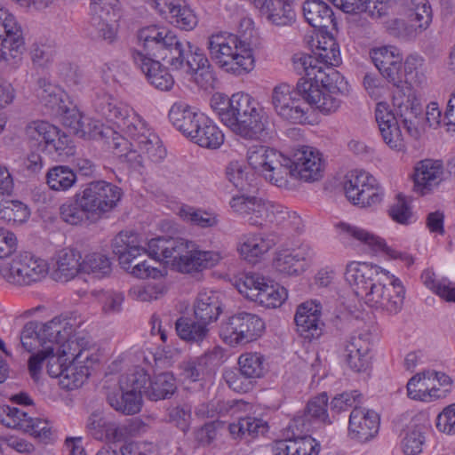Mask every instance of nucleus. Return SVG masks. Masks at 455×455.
<instances>
[{
  "mask_svg": "<svg viewBox=\"0 0 455 455\" xmlns=\"http://www.w3.org/2000/svg\"><path fill=\"white\" fill-rule=\"evenodd\" d=\"M426 427L422 425H416L407 429L403 439V451L408 455H416L422 451L425 442Z\"/></svg>",
  "mask_w": 455,
  "mask_h": 455,
  "instance_id": "nucleus-57",
  "label": "nucleus"
},
{
  "mask_svg": "<svg viewBox=\"0 0 455 455\" xmlns=\"http://www.w3.org/2000/svg\"><path fill=\"white\" fill-rule=\"evenodd\" d=\"M95 111L108 122L114 123L126 136L114 141L115 154L137 169L146 159L159 163L166 156L159 137L130 107L117 101L110 94L100 92L92 100Z\"/></svg>",
  "mask_w": 455,
  "mask_h": 455,
  "instance_id": "nucleus-1",
  "label": "nucleus"
},
{
  "mask_svg": "<svg viewBox=\"0 0 455 455\" xmlns=\"http://www.w3.org/2000/svg\"><path fill=\"white\" fill-rule=\"evenodd\" d=\"M211 102L221 122L235 134L256 140L266 130V113L251 95L236 92L227 100L220 95L213 96Z\"/></svg>",
  "mask_w": 455,
  "mask_h": 455,
  "instance_id": "nucleus-4",
  "label": "nucleus"
},
{
  "mask_svg": "<svg viewBox=\"0 0 455 455\" xmlns=\"http://www.w3.org/2000/svg\"><path fill=\"white\" fill-rule=\"evenodd\" d=\"M117 17H100L91 15L90 28L91 34L95 37L107 41L108 44L116 39L118 29Z\"/></svg>",
  "mask_w": 455,
  "mask_h": 455,
  "instance_id": "nucleus-43",
  "label": "nucleus"
},
{
  "mask_svg": "<svg viewBox=\"0 0 455 455\" xmlns=\"http://www.w3.org/2000/svg\"><path fill=\"white\" fill-rule=\"evenodd\" d=\"M302 10L306 20L314 28H328L331 25L335 26L331 7L322 0H307Z\"/></svg>",
  "mask_w": 455,
  "mask_h": 455,
  "instance_id": "nucleus-33",
  "label": "nucleus"
},
{
  "mask_svg": "<svg viewBox=\"0 0 455 455\" xmlns=\"http://www.w3.org/2000/svg\"><path fill=\"white\" fill-rule=\"evenodd\" d=\"M420 278L423 284L439 297L446 301L455 302V287L451 286L450 283L437 282L433 270L425 269Z\"/></svg>",
  "mask_w": 455,
  "mask_h": 455,
  "instance_id": "nucleus-55",
  "label": "nucleus"
},
{
  "mask_svg": "<svg viewBox=\"0 0 455 455\" xmlns=\"http://www.w3.org/2000/svg\"><path fill=\"white\" fill-rule=\"evenodd\" d=\"M320 316V304L315 301H307L300 304L294 316V322L299 334L309 341L318 339L323 334L324 326Z\"/></svg>",
  "mask_w": 455,
  "mask_h": 455,
  "instance_id": "nucleus-23",
  "label": "nucleus"
},
{
  "mask_svg": "<svg viewBox=\"0 0 455 455\" xmlns=\"http://www.w3.org/2000/svg\"><path fill=\"white\" fill-rule=\"evenodd\" d=\"M320 443L310 435L277 441L273 447L274 455H318Z\"/></svg>",
  "mask_w": 455,
  "mask_h": 455,
  "instance_id": "nucleus-31",
  "label": "nucleus"
},
{
  "mask_svg": "<svg viewBox=\"0 0 455 455\" xmlns=\"http://www.w3.org/2000/svg\"><path fill=\"white\" fill-rule=\"evenodd\" d=\"M63 124L80 137H90L92 133L93 135L101 133L96 123L92 124L89 118L83 116L82 114L75 108L65 113Z\"/></svg>",
  "mask_w": 455,
  "mask_h": 455,
  "instance_id": "nucleus-42",
  "label": "nucleus"
},
{
  "mask_svg": "<svg viewBox=\"0 0 455 455\" xmlns=\"http://www.w3.org/2000/svg\"><path fill=\"white\" fill-rule=\"evenodd\" d=\"M79 251L73 249H63L56 256V264L52 272L53 278L58 282H68L82 272V261Z\"/></svg>",
  "mask_w": 455,
  "mask_h": 455,
  "instance_id": "nucleus-30",
  "label": "nucleus"
},
{
  "mask_svg": "<svg viewBox=\"0 0 455 455\" xmlns=\"http://www.w3.org/2000/svg\"><path fill=\"white\" fill-rule=\"evenodd\" d=\"M177 387L174 377L168 372H164L150 378L147 384L143 385L142 395L152 401L170 398Z\"/></svg>",
  "mask_w": 455,
  "mask_h": 455,
  "instance_id": "nucleus-35",
  "label": "nucleus"
},
{
  "mask_svg": "<svg viewBox=\"0 0 455 455\" xmlns=\"http://www.w3.org/2000/svg\"><path fill=\"white\" fill-rule=\"evenodd\" d=\"M46 184L53 191H67L76 182V172L67 165H57L48 170Z\"/></svg>",
  "mask_w": 455,
  "mask_h": 455,
  "instance_id": "nucleus-39",
  "label": "nucleus"
},
{
  "mask_svg": "<svg viewBox=\"0 0 455 455\" xmlns=\"http://www.w3.org/2000/svg\"><path fill=\"white\" fill-rule=\"evenodd\" d=\"M370 57L383 77L400 90V84L403 83V58L398 50L394 46L375 47L370 51Z\"/></svg>",
  "mask_w": 455,
  "mask_h": 455,
  "instance_id": "nucleus-20",
  "label": "nucleus"
},
{
  "mask_svg": "<svg viewBox=\"0 0 455 455\" xmlns=\"http://www.w3.org/2000/svg\"><path fill=\"white\" fill-rule=\"evenodd\" d=\"M253 6L259 10L261 16L265 17L270 23L274 25H282L289 20V12L283 10L281 16L273 14V12L278 9L282 11L283 0H249Z\"/></svg>",
  "mask_w": 455,
  "mask_h": 455,
  "instance_id": "nucleus-52",
  "label": "nucleus"
},
{
  "mask_svg": "<svg viewBox=\"0 0 455 455\" xmlns=\"http://www.w3.org/2000/svg\"><path fill=\"white\" fill-rule=\"evenodd\" d=\"M25 51L20 25L8 10L0 7V60L17 64Z\"/></svg>",
  "mask_w": 455,
  "mask_h": 455,
  "instance_id": "nucleus-16",
  "label": "nucleus"
},
{
  "mask_svg": "<svg viewBox=\"0 0 455 455\" xmlns=\"http://www.w3.org/2000/svg\"><path fill=\"white\" fill-rule=\"evenodd\" d=\"M25 133L33 145L44 150L48 142L57 136V127L44 121H35L26 126Z\"/></svg>",
  "mask_w": 455,
  "mask_h": 455,
  "instance_id": "nucleus-44",
  "label": "nucleus"
},
{
  "mask_svg": "<svg viewBox=\"0 0 455 455\" xmlns=\"http://www.w3.org/2000/svg\"><path fill=\"white\" fill-rule=\"evenodd\" d=\"M444 170L442 162L426 159L415 166L414 189L424 196L431 192L444 180Z\"/></svg>",
  "mask_w": 455,
  "mask_h": 455,
  "instance_id": "nucleus-26",
  "label": "nucleus"
},
{
  "mask_svg": "<svg viewBox=\"0 0 455 455\" xmlns=\"http://www.w3.org/2000/svg\"><path fill=\"white\" fill-rule=\"evenodd\" d=\"M294 70L299 74H305L307 78L301 77L298 82L312 81L316 82V76L320 73H326L323 67L317 64L314 55H308L303 52L293 54L291 58Z\"/></svg>",
  "mask_w": 455,
  "mask_h": 455,
  "instance_id": "nucleus-46",
  "label": "nucleus"
},
{
  "mask_svg": "<svg viewBox=\"0 0 455 455\" xmlns=\"http://www.w3.org/2000/svg\"><path fill=\"white\" fill-rule=\"evenodd\" d=\"M223 142L224 134L219 127L211 121L202 135L199 136V139L196 140V144L202 148L216 149L219 148Z\"/></svg>",
  "mask_w": 455,
  "mask_h": 455,
  "instance_id": "nucleus-64",
  "label": "nucleus"
},
{
  "mask_svg": "<svg viewBox=\"0 0 455 455\" xmlns=\"http://www.w3.org/2000/svg\"><path fill=\"white\" fill-rule=\"evenodd\" d=\"M271 103L275 114L283 120L301 124L307 119L308 103L299 92V82L294 89L283 83L274 87Z\"/></svg>",
  "mask_w": 455,
  "mask_h": 455,
  "instance_id": "nucleus-12",
  "label": "nucleus"
},
{
  "mask_svg": "<svg viewBox=\"0 0 455 455\" xmlns=\"http://www.w3.org/2000/svg\"><path fill=\"white\" fill-rule=\"evenodd\" d=\"M253 301L265 306L267 307H276L282 305V303L287 298V291L283 287H279L274 284H267L258 291L257 294H252Z\"/></svg>",
  "mask_w": 455,
  "mask_h": 455,
  "instance_id": "nucleus-54",
  "label": "nucleus"
},
{
  "mask_svg": "<svg viewBox=\"0 0 455 455\" xmlns=\"http://www.w3.org/2000/svg\"><path fill=\"white\" fill-rule=\"evenodd\" d=\"M309 256V250L281 251L276 253L273 266L282 275H299L305 270V261Z\"/></svg>",
  "mask_w": 455,
  "mask_h": 455,
  "instance_id": "nucleus-32",
  "label": "nucleus"
},
{
  "mask_svg": "<svg viewBox=\"0 0 455 455\" xmlns=\"http://www.w3.org/2000/svg\"><path fill=\"white\" fill-rule=\"evenodd\" d=\"M258 212L255 217H249V224L252 226H262L264 222L281 224L289 212L279 205L261 199V203L256 206Z\"/></svg>",
  "mask_w": 455,
  "mask_h": 455,
  "instance_id": "nucleus-41",
  "label": "nucleus"
},
{
  "mask_svg": "<svg viewBox=\"0 0 455 455\" xmlns=\"http://www.w3.org/2000/svg\"><path fill=\"white\" fill-rule=\"evenodd\" d=\"M138 39L147 55L160 60L173 71L191 70L192 60L202 51L163 27L150 26L139 31Z\"/></svg>",
  "mask_w": 455,
  "mask_h": 455,
  "instance_id": "nucleus-5",
  "label": "nucleus"
},
{
  "mask_svg": "<svg viewBox=\"0 0 455 455\" xmlns=\"http://www.w3.org/2000/svg\"><path fill=\"white\" fill-rule=\"evenodd\" d=\"M288 176L303 180L315 182L323 177V164L318 150L308 146H301L293 149L291 156L284 157Z\"/></svg>",
  "mask_w": 455,
  "mask_h": 455,
  "instance_id": "nucleus-14",
  "label": "nucleus"
},
{
  "mask_svg": "<svg viewBox=\"0 0 455 455\" xmlns=\"http://www.w3.org/2000/svg\"><path fill=\"white\" fill-rule=\"evenodd\" d=\"M78 194L94 220L114 209L122 196L118 187L104 180L88 183Z\"/></svg>",
  "mask_w": 455,
  "mask_h": 455,
  "instance_id": "nucleus-15",
  "label": "nucleus"
},
{
  "mask_svg": "<svg viewBox=\"0 0 455 455\" xmlns=\"http://www.w3.org/2000/svg\"><path fill=\"white\" fill-rule=\"evenodd\" d=\"M372 176L363 171H352L347 176V180L344 184L346 196L352 203L361 193V188H363L368 184Z\"/></svg>",
  "mask_w": 455,
  "mask_h": 455,
  "instance_id": "nucleus-58",
  "label": "nucleus"
},
{
  "mask_svg": "<svg viewBox=\"0 0 455 455\" xmlns=\"http://www.w3.org/2000/svg\"><path fill=\"white\" fill-rule=\"evenodd\" d=\"M180 215L184 220L204 228L215 227L219 223L218 215L214 212L193 207L181 208Z\"/></svg>",
  "mask_w": 455,
  "mask_h": 455,
  "instance_id": "nucleus-56",
  "label": "nucleus"
},
{
  "mask_svg": "<svg viewBox=\"0 0 455 455\" xmlns=\"http://www.w3.org/2000/svg\"><path fill=\"white\" fill-rule=\"evenodd\" d=\"M234 438L255 437L267 430V423L261 419L244 417L228 427Z\"/></svg>",
  "mask_w": 455,
  "mask_h": 455,
  "instance_id": "nucleus-45",
  "label": "nucleus"
},
{
  "mask_svg": "<svg viewBox=\"0 0 455 455\" xmlns=\"http://www.w3.org/2000/svg\"><path fill=\"white\" fill-rule=\"evenodd\" d=\"M379 427V418L375 411L357 406L351 411L348 430L353 439L367 442L375 436Z\"/></svg>",
  "mask_w": 455,
  "mask_h": 455,
  "instance_id": "nucleus-24",
  "label": "nucleus"
},
{
  "mask_svg": "<svg viewBox=\"0 0 455 455\" xmlns=\"http://www.w3.org/2000/svg\"><path fill=\"white\" fill-rule=\"evenodd\" d=\"M207 48L213 62L235 76L248 74L254 68V59L249 44L236 35L219 32L208 38Z\"/></svg>",
  "mask_w": 455,
  "mask_h": 455,
  "instance_id": "nucleus-7",
  "label": "nucleus"
},
{
  "mask_svg": "<svg viewBox=\"0 0 455 455\" xmlns=\"http://www.w3.org/2000/svg\"><path fill=\"white\" fill-rule=\"evenodd\" d=\"M47 153L52 156H57L63 161L75 154V148L68 140V137L57 128V136L48 142L45 149Z\"/></svg>",
  "mask_w": 455,
  "mask_h": 455,
  "instance_id": "nucleus-59",
  "label": "nucleus"
},
{
  "mask_svg": "<svg viewBox=\"0 0 455 455\" xmlns=\"http://www.w3.org/2000/svg\"><path fill=\"white\" fill-rule=\"evenodd\" d=\"M338 228L345 238L356 240L375 253H384L392 259H400L408 266L414 262L411 255L389 247L382 237L365 228L347 223H339Z\"/></svg>",
  "mask_w": 455,
  "mask_h": 455,
  "instance_id": "nucleus-17",
  "label": "nucleus"
},
{
  "mask_svg": "<svg viewBox=\"0 0 455 455\" xmlns=\"http://www.w3.org/2000/svg\"><path fill=\"white\" fill-rule=\"evenodd\" d=\"M60 219L70 225H80L87 220L92 221V216L87 208L84 207V202L76 193L73 202H67L60 207Z\"/></svg>",
  "mask_w": 455,
  "mask_h": 455,
  "instance_id": "nucleus-40",
  "label": "nucleus"
},
{
  "mask_svg": "<svg viewBox=\"0 0 455 455\" xmlns=\"http://www.w3.org/2000/svg\"><path fill=\"white\" fill-rule=\"evenodd\" d=\"M201 112L196 111L193 108L183 102L174 103L169 111V119L172 124L185 137L193 132Z\"/></svg>",
  "mask_w": 455,
  "mask_h": 455,
  "instance_id": "nucleus-37",
  "label": "nucleus"
},
{
  "mask_svg": "<svg viewBox=\"0 0 455 455\" xmlns=\"http://www.w3.org/2000/svg\"><path fill=\"white\" fill-rule=\"evenodd\" d=\"M132 55L134 63L145 74L151 85L160 91H170L172 88L174 79L164 66V63L139 51H132Z\"/></svg>",
  "mask_w": 455,
  "mask_h": 455,
  "instance_id": "nucleus-22",
  "label": "nucleus"
},
{
  "mask_svg": "<svg viewBox=\"0 0 455 455\" xmlns=\"http://www.w3.org/2000/svg\"><path fill=\"white\" fill-rule=\"evenodd\" d=\"M182 252L179 251L173 263L180 272L200 271L215 266L221 259L220 252L199 250L192 241L182 238Z\"/></svg>",
  "mask_w": 455,
  "mask_h": 455,
  "instance_id": "nucleus-18",
  "label": "nucleus"
},
{
  "mask_svg": "<svg viewBox=\"0 0 455 455\" xmlns=\"http://www.w3.org/2000/svg\"><path fill=\"white\" fill-rule=\"evenodd\" d=\"M148 380V375L143 371L123 375L118 387L107 394L108 404L124 415L140 412L142 406V388Z\"/></svg>",
  "mask_w": 455,
  "mask_h": 455,
  "instance_id": "nucleus-9",
  "label": "nucleus"
},
{
  "mask_svg": "<svg viewBox=\"0 0 455 455\" xmlns=\"http://www.w3.org/2000/svg\"><path fill=\"white\" fill-rule=\"evenodd\" d=\"M328 47H322V42L317 41L316 51L314 56L317 60V64L323 67L325 72H329V68H333L339 63V51L332 37H329L324 41Z\"/></svg>",
  "mask_w": 455,
  "mask_h": 455,
  "instance_id": "nucleus-50",
  "label": "nucleus"
},
{
  "mask_svg": "<svg viewBox=\"0 0 455 455\" xmlns=\"http://www.w3.org/2000/svg\"><path fill=\"white\" fill-rule=\"evenodd\" d=\"M41 329L39 323H27L24 325L20 337L22 347L26 351L31 352L33 349L36 348L37 345L42 347V339L39 337Z\"/></svg>",
  "mask_w": 455,
  "mask_h": 455,
  "instance_id": "nucleus-63",
  "label": "nucleus"
},
{
  "mask_svg": "<svg viewBox=\"0 0 455 455\" xmlns=\"http://www.w3.org/2000/svg\"><path fill=\"white\" fill-rule=\"evenodd\" d=\"M222 304L217 292L209 291L198 294L194 303V316L197 321L210 325L216 322L222 312Z\"/></svg>",
  "mask_w": 455,
  "mask_h": 455,
  "instance_id": "nucleus-29",
  "label": "nucleus"
},
{
  "mask_svg": "<svg viewBox=\"0 0 455 455\" xmlns=\"http://www.w3.org/2000/svg\"><path fill=\"white\" fill-rule=\"evenodd\" d=\"M238 364L242 376L246 379L261 378L267 371L264 357L259 353L241 355Z\"/></svg>",
  "mask_w": 455,
  "mask_h": 455,
  "instance_id": "nucleus-49",
  "label": "nucleus"
},
{
  "mask_svg": "<svg viewBox=\"0 0 455 455\" xmlns=\"http://www.w3.org/2000/svg\"><path fill=\"white\" fill-rule=\"evenodd\" d=\"M75 321L56 316L46 323H39L42 348L28 360V369L35 378L42 369L44 358L58 351L63 354L86 350L91 344L89 334L75 329Z\"/></svg>",
  "mask_w": 455,
  "mask_h": 455,
  "instance_id": "nucleus-6",
  "label": "nucleus"
},
{
  "mask_svg": "<svg viewBox=\"0 0 455 455\" xmlns=\"http://www.w3.org/2000/svg\"><path fill=\"white\" fill-rule=\"evenodd\" d=\"M299 92L307 103L324 114L337 111L339 108L340 96L349 92L347 83L334 68H329L328 73H320L316 82H299Z\"/></svg>",
  "mask_w": 455,
  "mask_h": 455,
  "instance_id": "nucleus-8",
  "label": "nucleus"
},
{
  "mask_svg": "<svg viewBox=\"0 0 455 455\" xmlns=\"http://www.w3.org/2000/svg\"><path fill=\"white\" fill-rule=\"evenodd\" d=\"M261 203V198L248 196L245 195L234 196L230 201L231 208L242 215L249 222V217H255L258 212L256 207Z\"/></svg>",
  "mask_w": 455,
  "mask_h": 455,
  "instance_id": "nucleus-60",
  "label": "nucleus"
},
{
  "mask_svg": "<svg viewBox=\"0 0 455 455\" xmlns=\"http://www.w3.org/2000/svg\"><path fill=\"white\" fill-rule=\"evenodd\" d=\"M113 252L118 256L123 268L130 270L146 251L138 243L137 235L132 233L120 232L113 240Z\"/></svg>",
  "mask_w": 455,
  "mask_h": 455,
  "instance_id": "nucleus-27",
  "label": "nucleus"
},
{
  "mask_svg": "<svg viewBox=\"0 0 455 455\" xmlns=\"http://www.w3.org/2000/svg\"><path fill=\"white\" fill-rule=\"evenodd\" d=\"M30 215L29 210L26 204L20 201H0V220L6 222L26 221Z\"/></svg>",
  "mask_w": 455,
  "mask_h": 455,
  "instance_id": "nucleus-53",
  "label": "nucleus"
},
{
  "mask_svg": "<svg viewBox=\"0 0 455 455\" xmlns=\"http://www.w3.org/2000/svg\"><path fill=\"white\" fill-rule=\"evenodd\" d=\"M246 158L250 167L266 180L279 187L288 185V171L284 156L266 145L254 144L248 148Z\"/></svg>",
  "mask_w": 455,
  "mask_h": 455,
  "instance_id": "nucleus-10",
  "label": "nucleus"
},
{
  "mask_svg": "<svg viewBox=\"0 0 455 455\" xmlns=\"http://www.w3.org/2000/svg\"><path fill=\"white\" fill-rule=\"evenodd\" d=\"M395 113L387 102H379L375 108V118L384 142L397 152L405 149V141L399 125L403 127L412 137L419 135L418 119L423 108L409 86L397 90L393 97Z\"/></svg>",
  "mask_w": 455,
  "mask_h": 455,
  "instance_id": "nucleus-3",
  "label": "nucleus"
},
{
  "mask_svg": "<svg viewBox=\"0 0 455 455\" xmlns=\"http://www.w3.org/2000/svg\"><path fill=\"white\" fill-rule=\"evenodd\" d=\"M69 354L71 362L64 369L59 384L63 389L73 390L84 384L98 359L89 352V347L86 350H77Z\"/></svg>",
  "mask_w": 455,
  "mask_h": 455,
  "instance_id": "nucleus-19",
  "label": "nucleus"
},
{
  "mask_svg": "<svg viewBox=\"0 0 455 455\" xmlns=\"http://www.w3.org/2000/svg\"><path fill=\"white\" fill-rule=\"evenodd\" d=\"M111 271L110 259L102 253L92 252L86 254L82 260V273L102 278L109 275Z\"/></svg>",
  "mask_w": 455,
  "mask_h": 455,
  "instance_id": "nucleus-48",
  "label": "nucleus"
},
{
  "mask_svg": "<svg viewBox=\"0 0 455 455\" xmlns=\"http://www.w3.org/2000/svg\"><path fill=\"white\" fill-rule=\"evenodd\" d=\"M48 273L47 263L29 252H22L0 263V274L9 283L25 286L40 282Z\"/></svg>",
  "mask_w": 455,
  "mask_h": 455,
  "instance_id": "nucleus-11",
  "label": "nucleus"
},
{
  "mask_svg": "<svg viewBox=\"0 0 455 455\" xmlns=\"http://www.w3.org/2000/svg\"><path fill=\"white\" fill-rule=\"evenodd\" d=\"M192 63L196 65H193L191 70H186L184 74L192 76L194 81L202 88L212 87L215 81L214 74L211 69L208 59L203 52L194 57Z\"/></svg>",
  "mask_w": 455,
  "mask_h": 455,
  "instance_id": "nucleus-47",
  "label": "nucleus"
},
{
  "mask_svg": "<svg viewBox=\"0 0 455 455\" xmlns=\"http://www.w3.org/2000/svg\"><path fill=\"white\" fill-rule=\"evenodd\" d=\"M169 22L181 29L190 30L196 25L197 20L193 11L181 5L180 2L176 8L172 9V14L169 15Z\"/></svg>",
  "mask_w": 455,
  "mask_h": 455,
  "instance_id": "nucleus-62",
  "label": "nucleus"
},
{
  "mask_svg": "<svg viewBox=\"0 0 455 455\" xmlns=\"http://www.w3.org/2000/svg\"><path fill=\"white\" fill-rule=\"evenodd\" d=\"M345 275L355 294L369 307L388 315H396L402 310L405 289L388 271L377 265L352 261L347 265Z\"/></svg>",
  "mask_w": 455,
  "mask_h": 455,
  "instance_id": "nucleus-2",
  "label": "nucleus"
},
{
  "mask_svg": "<svg viewBox=\"0 0 455 455\" xmlns=\"http://www.w3.org/2000/svg\"><path fill=\"white\" fill-rule=\"evenodd\" d=\"M430 381L428 371H424L411 377L407 383L408 396L411 399L421 401L432 396V392L436 390L429 388Z\"/></svg>",
  "mask_w": 455,
  "mask_h": 455,
  "instance_id": "nucleus-51",
  "label": "nucleus"
},
{
  "mask_svg": "<svg viewBox=\"0 0 455 455\" xmlns=\"http://www.w3.org/2000/svg\"><path fill=\"white\" fill-rule=\"evenodd\" d=\"M265 329L264 322L254 314L240 312L221 323L220 336L232 347L256 340Z\"/></svg>",
  "mask_w": 455,
  "mask_h": 455,
  "instance_id": "nucleus-13",
  "label": "nucleus"
},
{
  "mask_svg": "<svg viewBox=\"0 0 455 455\" xmlns=\"http://www.w3.org/2000/svg\"><path fill=\"white\" fill-rule=\"evenodd\" d=\"M328 397L323 393L311 399L302 414L294 417L289 425V428L295 434L308 431L312 421L331 423L327 413Z\"/></svg>",
  "mask_w": 455,
  "mask_h": 455,
  "instance_id": "nucleus-25",
  "label": "nucleus"
},
{
  "mask_svg": "<svg viewBox=\"0 0 455 455\" xmlns=\"http://www.w3.org/2000/svg\"><path fill=\"white\" fill-rule=\"evenodd\" d=\"M382 200V192L378 186L375 178L372 176L365 188H361V193L353 202L354 204L362 207H370L378 204Z\"/></svg>",
  "mask_w": 455,
  "mask_h": 455,
  "instance_id": "nucleus-61",
  "label": "nucleus"
},
{
  "mask_svg": "<svg viewBox=\"0 0 455 455\" xmlns=\"http://www.w3.org/2000/svg\"><path fill=\"white\" fill-rule=\"evenodd\" d=\"M175 329L178 336L188 343L201 346L209 342L210 328L202 321L180 317L175 323Z\"/></svg>",
  "mask_w": 455,
  "mask_h": 455,
  "instance_id": "nucleus-34",
  "label": "nucleus"
},
{
  "mask_svg": "<svg viewBox=\"0 0 455 455\" xmlns=\"http://www.w3.org/2000/svg\"><path fill=\"white\" fill-rule=\"evenodd\" d=\"M4 412L5 417L3 418L2 422L6 427L29 433L42 442H47L51 439L52 430L46 420L28 417L27 411L16 407L6 406Z\"/></svg>",
  "mask_w": 455,
  "mask_h": 455,
  "instance_id": "nucleus-21",
  "label": "nucleus"
},
{
  "mask_svg": "<svg viewBox=\"0 0 455 455\" xmlns=\"http://www.w3.org/2000/svg\"><path fill=\"white\" fill-rule=\"evenodd\" d=\"M407 20L417 36L425 32L433 20V11L428 0H411Z\"/></svg>",
  "mask_w": 455,
  "mask_h": 455,
  "instance_id": "nucleus-38",
  "label": "nucleus"
},
{
  "mask_svg": "<svg viewBox=\"0 0 455 455\" xmlns=\"http://www.w3.org/2000/svg\"><path fill=\"white\" fill-rule=\"evenodd\" d=\"M279 241L280 237L275 232L244 236L238 251L245 260L255 262L259 257L268 251Z\"/></svg>",
  "mask_w": 455,
  "mask_h": 455,
  "instance_id": "nucleus-28",
  "label": "nucleus"
},
{
  "mask_svg": "<svg viewBox=\"0 0 455 455\" xmlns=\"http://www.w3.org/2000/svg\"><path fill=\"white\" fill-rule=\"evenodd\" d=\"M181 237L159 236L151 239L148 243L149 256L158 260H167L174 263L179 251L182 252Z\"/></svg>",
  "mask_w": 455,
  "mask_h": 455,
  "instance_id": "nucleus-36",
  "label": "nucleus"
}]
</instances>
